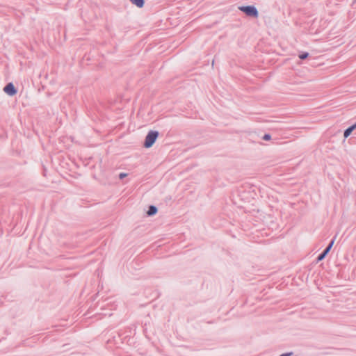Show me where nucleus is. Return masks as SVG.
<instances>
[{"mask_svg":"<svg viewBox=\"0 0 356 356\" xmlns=\"http://www.w3.org/2000/svg\"><path fill=\"white\" fill-rule=\"evenodd\" d=\"M159 134L157 131L152 130L149 131L145 139V142L143 144L144 147L146 148L151 147L156 142L159 136Z\"/></svg>","mask_w":356,"mask_h":356,"instance_id":"f257e3e1","label":"nucleus"},{"mask_svg":"<svg viewBox=\"0 0 356 356\" xmlns=\"http://www.w3.org/2000/svg\"><path fill=\"white\" fill-rule=\"evenodd\" d=\"M238 9L242 12L245 13L247 15L257 17H258V11L254 6H240Z\"/></svg>","mask_w":356,"mask_h":356,"instance_id":"f03ea898","label":"nucleus"},{"mask_svg":"<svg viewBox=\"0 0 356 356\" xmlns=\"http://www.w3.org/2000/svg\"><path fill=\"white\" fill-rule=\"evenodd\" d=\"M3 91L10 96H14L17 94V89L13 83H8L3 88Z\"/></svg>","mask_w":356,"mask_h":356,"instance_id":"7ed1b4c3","label":"nucleus"},{"mask_svg":"<svg viewBox=\"0 0 356 356\" xmlns=\"http://www.w3.org/2000/svg\"><path fill=\"white\" fill-rule=\"evenodd\" d=\"M355 129H356V122L355 124H353V125H351L350 127H349L348 128H347L346 129H345V131L343 132L344 138H347L351 134V133Z\"/></svg>","mask_w":356,"mask_h":356,"instance_id":"20e7f679","label":"nucleus"},{"mask_svg":"<svg viewBox=\"0 0 356 356\" xmlns=\"http://www.w3.org/2000/svg\"><path fill=\"white\" fill-rule=\"evenodd\" d=\"M157 211H158V209H157L156 207H155L154 205H150L147 211V214L149 216H152L155 215L157 213Z\"/></svg>","mask_w":356,"mask_h":356,"instance_id":"39448f33","label":"nucleus"},{"mask_svg":"<svg viewBox=\"0 0 356 356\" xmlns=\"http://www.w3.org/2000/svg\"><path fill=\"white\" fill-rule=\"evenodd\" d=\"M328 253V249H324L323 251L318 255L316 259L317 261L318 262L323 260Z\"/></svg>","mask_w":356,"mask_h":356,"instance_id":"423d86ee","label":"nucleus"},{"mask_svg":"<svg viewBox=\"0 0 356 356\" xmlns=\"http://www.w3.org/2000/svg\"><path fill=\"white\" fill-rule=\"evenodd\" d=\"M130 1L138 8H142L144 6V0H130Z\"/></svg>","mask_w":356,"mask_h":356,"instance_id":"0eeeda50","label":"nucleus"},{"mask_svg":"<svg viewBox=\"0 0 356 356\" xmlns=\"http://www.w3.org/2000/svg\"><path fill=\"white\" fill-rule=\"evenodd\" d=\"M308 56H309V53H307V52H303V53H302V54H300L299 55V58H300L301 60H304V59L307 58L308 57Z\"/></svg>","mask_w":356,"mask_h":356,"instance_id":"6e6552de","label":"nucleus"},{"mask_svg":"<svg viewBox=\"0 0 356 356\" xmlns=\"http://www.w3.org/2000/svg\"><path fill=\"white\" fill-rule=\"evenodd\" d=\"M334 242V239H332L330 242L329 245L325 248V249H328V252L330 251L331 248H332Z\"/></svg>","mask_w":356,"mask_h":356,"instance_id":"1a4fd4ad","label":"nucleus"},{"mask_svg":"<svg viewBox=\"0 0 356 356\" xmlns=\"http://www.w3.org/2000/svg\"><path fill=\"white\" fill-rule=\"evenodd\" d=\"M334 242V239H332L330 242L329 245L325 248V249H328V252L330 251L331 248H332Z\"/></svg>","mask_w":356,"mask_h":356,"instance_id":"9d476101","label":"nucleus"},{"mask_svg":"<svg viewBox=\"0 0 356 356\" xmlns=\"http://www.w3.org/2000/svg\"><path fill=\"white\" fill-rule=\"evenodd\" d=\"M263 140H269L271 138V136L269 134H266L262 137Z\"/></svg>","mask_w":356,"mask_h":356,"instance_id":"9b49d317","label":"nucleus"},{"mask_svg":"<svg viewBox=\"0 0 356 356\" xmlns=\"http://www.w3.org/2000/svg\"><path fill=\"white\" fill-rule=\"evenodd\" d=\"M127 176V174L125 173V172H121L120 175H119V178L120 179H124V177H126Z\"/></svg>","mask_w":356,"mask_h":356,"instance_id":"f8f14e48","label":"nucleus"},{"mask_svg":"<svg viewBox=\"0 0 356 356\" xmlns=\"http://www.w3.org/2000/svg\"><path fill=\"white\" fill-rule=\"evenodd\" d=\"M292 354V353H286L280 355V356H291Z\"/></svg>","mask_w":356,"mask_h":356,"instance_id":"ddd939ff","label":"nucleus"}]
</instances>
